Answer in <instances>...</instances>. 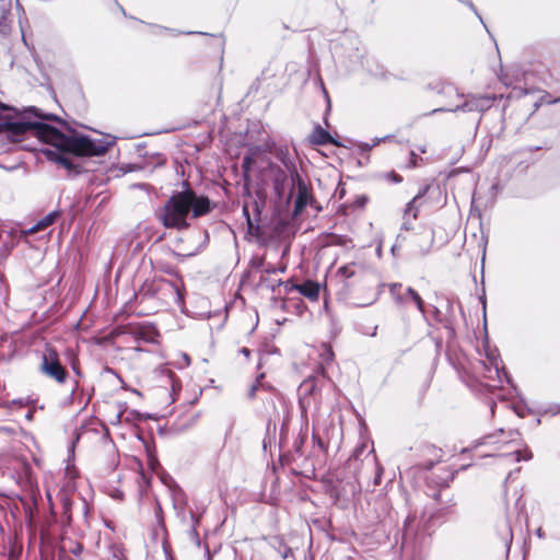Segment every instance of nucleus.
<instances>
[{
	"instance_id": "1",
	"label": "nucleus",
	"mask_w": 560,
	"mask_h": 560,
	"mask_svg": "<svg viewBox=\"0 0 560 560\" xmlns=\"http://www.w3.org/2000/svg\"><path fill=\"white\" fill-rule=\"evenodd\" d=\"M31 116L50 120L51 115H42L35 107L19 109L0 102V135H5L10 142H21L28 131L40 141L48 143L62 153L75 156H101L107 147L93 141L88 136H67L58 128L40 121H32Z\"/></svg>"
},
{
	"instance_id": "2",
	"label": "nucleus",
	"mask_w": 560,
	"mask_h": 560,
	"mask_svg": "<svg viewBox=\"0 0 560 560\" xmlns=\"http://www.w3.org/2000/svg\"><path fill=\"white\" fill-rule=\"evenodd\" d=\"M454 477L455 471L445 463L431 465L424 477L428 488L427 494L436 502L443 514H446L455 504L453 494L445 492Z\"/></svg>"
},
{
	"instance_id": "3",
	"label": "nucleus",
	"mask_w": 560,
	"mask_h": 560,
	"mask_svg": "<svg viewBox=\"0 0 560 560\" xmlns=\"http://www.w3.org/2000/svg\"><path fill=\"white\" fill-rule=\"evenodd\" d=\"M191 201L192 189L189 187L171 196L160 214L163 226L178 231L187 230L190 226L187 217L190 212Z\"/></svg>"
},
{
	"instance_id": "4",
	"label": "nucleus",
	"mask_w": 560,
	"mask_h": 560,
	"mask_svg": "<svg viewBox=\"0 0 560 560\" xmlns=\"http://www.w3.org/2000/svg\"><path fill=\"white\" fill-rule=\"evenodd\" d=\"M140 293L143 296L155 298L163 302H166L170 298L176 301L183 300L180 285L164 278H153L145 281L140 289Z\"/></svg>"
},
{
	"instance_id": "5",
	"label": "nucleus",
	"mask_w": 560,
	"mask_h": 560,
	"mask_svg": "<svg viewBox=\"0 0 560 560\" xmlns=\"http://www.w3.org/2000/svg\"><path fill=\"white\" fill-rule=\"evenodd\" d=\"M441 189L431 184L424 185L418 194L407 203L405 217L417 220L419 212L423 208H432L439 203Z\"/></svg>"
},
{
	"instance_id": "6",
	"label": "nucleus",
	"mask_w": 560,
	"mask_h": 560,
	"mask_svg": "<svg viewBox=\"0 0 560 560\" xmlns=\"http://www.w3.org/2000/svg\"><path fill=\"white\" fill-rule=\"evenodd\" d=\"M39 371L58 384H65L69 377L66 366L60 362L58 351L50 345H46L42 354Z\"/></svg>"
},
{
	"instance_id": "7",
	"label": "nucleus",
	"mask_w": 560,
	"mask_h": 560,
	"mask_svg": "<svg viewBox=\"0 0 560 560\" xmlns=\"http://www.w3.org/2000/svg\"><path fill=\"white\" fill-rule=\"evenodd\" d=\"M475 371L480 377L489 381L487 385L491 388H501L508 377V373L503 365H492L485 360H480L478 362L475 366Z\"/></svg>"
},
{
	"instance_id": "8",
	"label": "nucleus",
	"mask_w": 560,
	"mask_h": 560,
	"mask_svg": "<svg viewBox=\"0 0 560 560\" xmlns=\"http://www.w3.org/2000/svg\"><path fill=\"white\" fill-rule=\"evenodd\" d=\"M293 183L296 184L298 194L294 202V213H301L307 205L315 202L312 195V188L305 183L302 176L295 171L292 175Z\"/></svg>"
},
{
	"instance_id": "9",
	"label": "nucleus",
	"mask_w": 560,
	"mask_h": 560,
	"mask_svg": "<svg viewBox=\"0 0 560 560\" xmlns=\"http://www.w3.org/2000/svg\"><path fill=\"white\" fill-rule=\"evenodd\" d=\"M318 353H319L318 371L324 377H327V369L335 361V352L332 350V347L329 343L323 342L319 345Z\"/></svg>"
},
{
	"instance_id": "10",
	"label": "nucleus",
	"mask_w": 560,
	"mask_h": 560,
	"mask_svg": "<svg viewBox=\"0 0 560 560\" xmlns=\"http://www.w3.org/2000/svg\"><path fill=\"white\" fill-rule=\"evenodd\" d=\"M212 210L211 201L206 196H197L196 192L192 190V201H191V217L192 218H200L208 213H210Z\"/></svg>"
},
{
	"instance_id": "11",
	"label": "nucleus",
	"mask_w": 560,
	"mask_h": 560,
	"mask_svg": "<svg viewBox=\"0 0 560 560\" xmlns=\"http://www.w3.org/2000/svg\"><path fill=\"white\" fill-rule=\"evenodd\" d=\"M135 338L145 342L155 343L160 338L159 330L153 325H139L131 329Z\"/></svg>"
},
{
	"instance_id": "12",
	"label": "nucleus",
	"mask_w": 560,
	"mask_h": 560,
	"mask_svg": "<svg viewBox=\"0 0 560 560\" xmlns=\"http://www.w3.org/2000/svg\"><path fill=\"white\" fill-rule=\"evenodd\" d=\"M13 25L11 2H0V35L10 34Z\"/></svg>"
},
{
	"instance_id": "13",
	"label": "nucleus",
	"mask_w": 560,
	"mask_h": 560,
	"mask_svg": "<svg viewBox=\"0 0 560 560\" xmlns=\"http://www.w3.org/2000/svg\"><path fill=\"white\" fill-rule=\"evenodd\" d=\"M298 292L311 302H317L320 295V284L308 279L299 284Z\"/></svg>"
},
{
	"instance_id": "14",
	"label": "nucleus",
	"mask_w": 560,
	"mask_h": 560,
	"mask_svg": "<svg viewBox=\"0 0 560 560\" xmlns=\"http://www.w3.org/2000/svg\"><path fill=\"white\" fill-rule=\"evenodd\" d=\"M310 142L314 145L335 144L338 142L320 125H317L310 135Z\"/></svg>"
},
{
	"instance_id": "15",
	"label": "nucleus",
	"mask_w": 560,
	"mask_h": 560,
	"mask_svg": "<svg viewBox=\"0 0 560 560\" xmlns=\"http://www.w3.org/2000/svg\"><path fill=\"white\" fill-rule=\"evenodd\" d=\"M61 212L58 210L51 211L46 214L43 219L38 220L36 224H34L30 230V234H35L37 232L46 230L48 226L52 225L58 218H60Z\"/></svg>"
},
{
	"instance_id": "16",
	"label": "nucleus",
	"mask_w": 560,
	"mask_h": 560,
	"mask_svg": "<svg viewBox=\"0 0 560 560\" xmlns=\"http://www.w3.org/2000/svg\"><path fill=\"white\" fill-rule=\"evenodd\" d=\"M69 153H65L60 160L59 166L63 167L68 172V176L79 175L83 168L80 164H75L72 159L68 156Z\"/></svg>"
},
{
	"instance_id": "17",
	"label": "nucleus",
	"mask_w": 560,
	"mask_h": 560,
	"mask_svg": "<svg viewBox=\"0 0 560 560\" xmlns=\"http://www.w3.org/2000/svg\"><path fill=\"white\" fill-rule=\"evenodd\" d=\"M483 350H485L486 362H489L492 365H495V364L502 365V360L500 358V353H499L498 349L491 348L490 345L488 342H486L483 346Z\"/></svg>"
},
{
	"instance_id": "18",
	"label": "nucleus",
	"mask_w": 560,
	"mask_h": 560,
	"mask_svg": "<svg viewBox=\"0 0 560 560\" xmlns=\"http://www.w3.org/2000/svg\"><path fill=\"white\" fill-rule=\"evenodd\" d=\"M355 262H350L348 265L341 266L337 270V276L342 278L343 281L352 278L355 275Z\"/></svg>"
},
{
	"instance_id": "19",
	"label": "nucleus",
	"mask_w": 560,
	"mask_h": 560,
	"mask_svg": "<svg viewBox=\"0 0 560 560\" xmlns=\"http://www.w3.org/2000/svg\"><path fill=\"white\" fill-rule=\"evenodd\" d=\"M312 441L315 447H317L323 454L328 453V442H325L324 439L314 430L312 434Z\"/></svg>"
},
{
	"instance_id": "20",
	"label": "nucleus",
	"mask_w": 560,
	"mask_h": 560,
	"mask_svg": "<svg viewBox=\"0 0 560 560\" xmlns=\"http://www.w3.org/2000/svg\"><path fill=\"white\" fill-rule=\"evenodd\" d=\"M406 293L411 298V300L416 303L418 310L423 313L424 312V301L419 295V293L412 288H408Z\"/></svg>"
},
{
	"instance_id": "21",
	"label": "nucleus",
	"mask_w": 560,
	"mask_h": 560,
	"mask_svg": "<svg viewBox=\"0 0 560 560\" xmlns=\"http://www.w3.org/2000/svg\"><path fill=\"white\" fill-rule=\"evenodd\" d=\"M43 154L46 156V159L50 162L56 163L57 165L60 163L61 158L65 153H62L60 150H44Z\"/></svg>"
},
{
	"instance_id": "22",
	"label": "nucleus",
	"mask_w": 560,
	"mask_h": 560,
	"mask_svg": "<svg viewBox=\"0 0 560 560\" xmlns=\"http://www.w3.org/2000/svg\"><path fill=\"white\" fill-rule=\"evenodd\" d=\"M159 269H160L161 271H163V272L167 273V275L178 277V279H179V284H178V285H180V288L183 287V279H182V277L179 276L178 269H177L176 267L171 266V265H161V266L159 267Z\"/></svg>"
},
{
	"instance_id": "23",
	"label": "nucleus",
	"mask_w": 560,
	"mask_h": 560,
	"mask_svg": "<svg viewBox=\"0 0 560 560\" xmlns=\"http://www.w3.org/2000/svg\"><path fill=\"white\" fill-rule=\"evenodd\" d=\"M110 550L113 552L112 560H127V555H126L124 548H121L120 546L113 545V546H110Z\"/></svg>"
},
{
	"instance_id": "24",
	"label": "nucleus",
	"mask_w": 560,
	"mask_h": 560,
	"mask_svg": "<svg viewBox=\"0 0 560 560\" xmlns=\"http://www.w3.org/2000/svg\"><path fill=\"white\" fill-rule=\"evenodd\" d=\"M424 164V160L422 156L418 155L416 152H410V159H409V167H418Z\"/></svg>"
},
{
	"instance_id": "25",
	"label": "nucleus",
	"mask_w": 560,
	"mask_h": 560,
	"mask_svg": "<svg viewBox=\"0 0 560 560\" xmlns=\"http://www.w3.org/2000/svg\"><path fill=\"white\" fill-rule=\"evenodd\" d=\"M511 455H513L515 457V462H521L523 459L527 460V459L532 458V453L528 451L522 452L520 450H516V451L512 452Z\"/></svg>"
},
{
	"instance_id": "26",
	"label": "nucleus",
	"mask_w": 560,
	"mask_h": 560,
	"mask_svg": "<svg viewBox=\"0 0 560 560\" xmlns=\"http://www.w3.org/2000/svg\"><path fill=\"white\" fill-rule=\"evenodd\" d=\"M279 284H282L285 293H291L293 291H298L299 284L294 283L293 280L279 281Z\"/></svg>"
},
{
	"instance_id": "27",
	"label": "nucleus",
	"mask_w": 560,
	"mask_h": 560,
	"mask_svg": "<svg viewBox=\"0 0 560 560\" xmlns=\"http://www.w3.org/2000/svg\"><path fill=\"white\" fill-rule=\"evenodd\" d=\"M368 197L366 196H358L353 202L350 205L352 208H364L368 203Z\"/></svg>"
},
{
	"instance_id": "28",
	"label": "nucleus",
	"mask_w": 560,
	"mask_h": 560,
	"mask_svg": "<svg viewBox=\"0 0 560 560\" xmlns=\"http://www.w3.org/2000/svg\"><path fill=\"white\" fill-rule=\"evenodd\" d=\"M264 377V374H260V376L256 380V383L252 385V387L249 388V392H248V396L250 398L255 397V394L259 387V384H260V378Z\"/></svg>"
},
{
	"instance_id": "29",
	"label": "nucleus",
	"mask_w": 560,
	"mask_h": 560,
	"mask_svg": "<svg viewBox=\"0 0 560 560\" xmlns=\"http://www.w3.org/2000/svg\"><path fill=\"white\" fill-rule=\"evenodd\" d=\"M240 353L244 357V362H249L252 358V351L247 347H243L240 349Z\"/></svg>"
},
{
	"instance_id": "30",
	"label": "nucleus",
	"mask_w": 560,
	"mask_h": 560,
	"mask_svg": "<svg viewBox=\"0 0 560 560\" xmlns=\"http://www.w3.org/2000/svg\"><path fill=\"white\" fill-rule=\"evenodd\" d=\"M401 288H402L401 283H392L389 285V292L393 295H396Z\"/></svg>"
},
{
	"instance_id": "31",
	"label": "nucleus",
	"mask_w": 560,
	"mask_h": 560,
	"mask_svg": "<svg viewBox=\"0 0 560 560\" xmlns=\"http://www.w3.org/2000/svg\"><path fill=\"white\" fill-rule=\"evenodd\" d=\"M382 474H383V468L377 467V468H376V476H375V478H374V485H375V486H378V485L381 483Z\"/></svg>"
},
{
	"instance_id": "32",
	"label": "nucleus",
	"mask_w": 560,
	"mask_h": 560,
	"mask_svg": "<svg viewBox=\"0 0 560 560\" xmlns=\"http://www.w3.org/2000/svg\"><path fill=\"white\" fill-rule=\"evenodd\" d=\"M243 213L246 217L248 226L252 228L253 226V222H252V219L249 217V212H248V207L247 206L243 207Z\"/></svg>"
},
{
	"instance_id": "33",
	"label": "nucleus",
	"mask_w": 560,
	"mask_h": 560,
	"mask_svg": "<svg viewBox=\"0 0 560 560\" xmlns=\"http://www.w3.org/2000/svg\"><path fill=\"white\" fill-rule=\"evenodd\" d=\"M0 433L7 434V435H12L15 433V431L12 428L0 427Z\"/></svg>"
},
{
	"instance_id": "34",
	"label": "nucleus",
	"mask_w": 560,
	"mask_h": 560,
	"mask_svg": "<svg viewBox=\"0 0 560 560\" xmlns=\"http://www.w3.org/2000/svg\"><path fill=\"white\" fill-rule=\"evenodd\" d=\"M155 514H156L159 523L163 524L162 509L160 505L156 506Z\"/></svg>"
},
{
	"instance_id": "35",
	"label": "nucleus",
	"mask_w": 560,
	"mask_h": 560,
	"mask_svg": "<svg viewBox=\"0 0 560 560\" xmlns=\"http://www.w3.org/2000/svg\"><path fill=\"white\" fill-rule=\"evenodd\" d=\"M492 443H493L492 442V435H488V436H485L482 439V442L480 444H485L486 445V444H492Z\"/></svg>"
},
{
	"instance_id": "36",
	"label": "nucleus",
	"mask_w": 560,
	"mask_h": 560,
	"mask_svg": "<svg viewBox=\"0 0 560 560\" xmlns=\"http://www.w3.org/2000/svg\"><path fill=\"white\" fill-rule=\"evenodd\" d=\"M536 535L539 537V538H545L546 537V534L544 532V529L541 527L537 528L536 530Z\"/></svg>"
},
{
	"instance_id": "37",
	"label": "nucleus",
	"mask_w": 560,
	"mask_h": 560,
	"mask_svg": "<svg viewBox=\"0 0 560 560\" xmlns=\"http://www.w3.org/2000/svg\"><path fill=\"white\" fill-rule=\"evenodd\" d=\"M466 106L469 108V109H474V108H478V104H475L474 102H469V103H466Z\"/></svg>"
},
{
	"instance_id": "38",
	"label": "nucleus",
	"mask_w": 560,
	"mask_h": 560,
	"mask_svg": "<svg viewBox=\"0 0 560 560\" xmlns=\"http://www.w3.org/2000/svg\"><path fill=\"white\" fill-rule=\"evenodd\" d=\"M153 462H155V457L151 458L150 464L153 465Z\"/></svg>"
},
{
	"instance_id": "39",
	"label": "nucleus",
	"mask_w": 560,
	"mask_h": 560,
	"mask_svg": "<svg viewBox=\"0 0 560 560\" xmlns=\"http://www.w3.org/2000/svg\"><path fill=\"white\" fill-rule=\"evenodd\" d=\"M439 110H442V108H439V109H433L432 113H436Z\"/></svg>"
},
{
	"instance_id": "40",
	"label": "nucleus",
	"mask_w": 560,
	"mask_h": 560,
	"mask_svg": "<svg viewBox=\"0 0 560 560\" xmlns=\"http://www.w3.org/2000/svg\"><path fill=\"white\" fill-rule=\"evenodd\" d=\"M314 389H315V385L313 384V385H312V388H311V392L313 393V392H314Z\"/></svg>"
},
{
	"instance_id": "41",
	"label": "nucleus",
	"mask_w": 560,
	"mask_h": 560,
	"mask_svg": "<svg viewBox=\"0 0 560 560\" xmlns=\"http://www.w3.org/2000/svg\"><path fill=\"white\" fill-rule=\"evenodd\" d=\"M557 101H560V97H559V98H557Z\"/></svg>"
}]
</instances>
